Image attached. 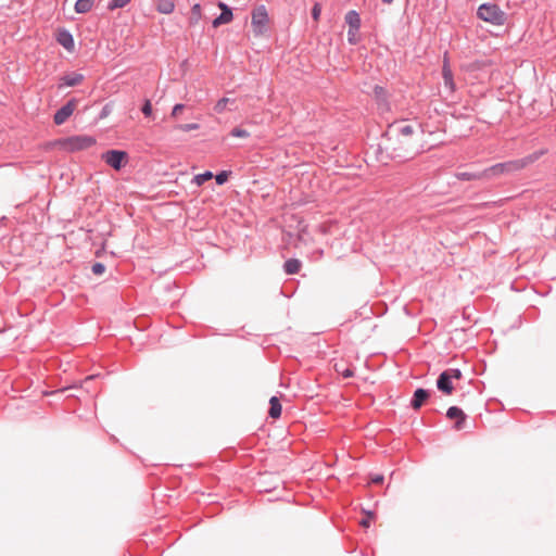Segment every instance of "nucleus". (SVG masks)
Instances as JSON below:
<instances>
[{
    "instance_id": "a211bd4d",
    "label": "nucleus",
    "mask_w": 556,
    "mask_h": 556,
    "mask_svg": "<svg viewBox=\"0 0 556 556\" xmlns=\"http://www.w3.org/2000/svg\"><path fill=\"white\" fill-rule=\"evenodd\" d=\"M455 177L462 181L480 180L486 178L484 170L482 172H457Z\"/></svg>"
},
{
    "instance_id": "ddd939ff",
    "label": "nucleus",
    "mask_w": 556,
    "mask_h": 556,
    "mask_svg": "<svg viewBox=\"0 0 556 556\" xmlns=\"http://www.w3.org/2000/svg\"><path fill=\"white\" fill-rule=\"evenodd\" d=\"M446 417L448 419H455L454 429L459 431L464 429L465 422L467 419V415L464 413V410L458 406H451L446 410Z\"/></svg>"
},
{
    "instance_id": "72a5a7b5",
    "label": "nucleus",
    "mask_w": 556,
    "mask_h": 556,
    "mask_svg": "<svg viewBox=\"0 0 556 556\" xmlns=\"http://www.w3.org/2000/svg\"><path fill=\"white\" fill-rule=\"evenodd\" d=\"M113 106L111 103H106L99 113V119L108 117L112 113Z\"/></svg>"
},
{
    "instance_id": "7c9ffc66",
    "label": "nucleus",
    "mask_w": 556,
    "mask_h": 556,
    "mask_svg": "<svg viewBox=\"0 0 556 556\" xmlns=\"http://www.w3.org/2000/svg\"><path fill=\"white\" fill-rule=\"evenodd\" d=\"M131 0H110L108 3V9L110 11H114L116 9H122L126 7Z\"/></svg>"
},
{
    "instance_id": "39448f33",
    "label": "nucleus",
    "mask_w": 556,
    "mask_h": 556,
    "mask_svg": "<svg viewBox=\"0 0 556 556\" xmlns=\"http://www.w3.org/2000/svg\"><path fill=\"white\" fill-rule=\"evenodd\" d=\"M251 24L253 27V31L256 36L263 35L266 31V26L268 24L269 17L267 9L264 4H260L253 9L251 13Z\"/></svg>"
},
{
    "instance_id": "c85d7f7f",
    "label": "nucleus",
    "mask_w": 556,
    "mask_h": 556,
    "mask_svg": "<svg viewBox=\"0 0 556 556\" xmlns=\"http://www.w3.org/2000/svg\"><path fill=\"white\" fill-rule=\"evenodd\" d=\"M231 175V170H220L214 177L218 186L226 184Z\"/></svg>"
},
{
    "instance_id": "4c0bfd02",
    "label": "nucleus",
    "mask_w": 556,
    "mask_h": 556,
    "mask_svg": "<svg viewBox=\"0 0 556 556\" xmlns=\"http://www.w3.org/2000/svg\"><path fill=\"white\" fill-rule=\"evenodd\" d=\"M372 518H374V513L368 511L367 513V517L362 519L361 526L364 527V528H368L370 526V521H371Z\"/></svg>"
},
{
    "instance_id": "5701e85b",
    "label": "nucleus",
    "mask_w": 556,
    "mask_h": 556,
    "mask_svg": "<svg viewBox=\"0 0 556 556\" xmlns=\"http://www.w3.org/2000/svg\"><path fill=\"white\" fill-rule=\"evenodd\" d=\"M94 1L96 0H77L74 7L75 12L78 14L88 13L92 9Z\"/></svg>"
},
{
    "instance_id": "f03ea898",
    "label": "nucleus",
    "mask_w": 556,
    "mask_h": 556,
    "mask_svg": "<svg viewBox=\"0 0 556 556\" xmlns=\"http://www.w3.org/2000/svg\"><path fill=\"white\" fill-rule=\"evenodd\" d=\"M477 16L488 23L502 26L506 22V14L496 3L485 2L479 5Z\"/></svg>"
},
{
    "instance_id": "4468645a",
    "label": "nucleus",
    "mask_w": 556,
    "mask_h": 556,
    "mask_svg": "<svg viewBox=\"0 0 556 556\" xmlns=\"http://www.w3.org/2000/svg\"><path fill=\"white\" fill-rule=\"evenodd\" d=\"M56 42L64 49L72 52L75 48V41L72 33L66 28H60L56 33Z\"/></svg>"
},
{
    "instance_id": "9b49d317",
    "label": "nucleus",
    "mask_w": 556,
    "mask_h": 556,
    "mask_svg": "<svg viewBox=\"0 0 556 556\" xmlns=\"http://www.w3.org/2000/svg\"><path fill=\"white\" fill-rule=\"evenodd\" d=\"M217 7L220 9V14L212 22V26L214 28L228 24L233 20L232 9L228 4L223 1H218Z\"/></svg>"
},
{
    "instance_id": "2f4dec72",
    "label": "nucleus",
    "mask_w": 556,
    "mask_h": 556,
    "mask_svg": "<svg viewBox=\"0 0 556 556\" xmlns=\"http://www.w3.org/2000/svg\"><path fill=\"white\" fill-rule=\"evenodd\" d=\"M141 112L146 117H152V103L149 99H144Z\"/></svg>"
},
{
    "instance_id": "e433bc0d",
    "label": "nucleus",
    "mask_w": 556,
    "mask_h": 556,
    "mask_svg": "<svg viewBox=\"0 0 556 556\" xmlns=\"http://www.w3.org/2000/svg\"><path fill=\"white\" fill-rule=\"evenodd\" d=\"M358 30H348V41L350 45H356L358 39L356 38V34Z\"/></svg>"
},
{
    "instance_id": "9d476101",
    "label": "nucleus",
    "mask_w": 556,
    "mask_h": 556,
    "mask_svg": "<svg viewBox=\"0 0 556 556\" xmlns=\"http://www.w3.org/2000/svg\"><path fill=\"white\" fill-rule=\"evenodd\" d=\"M85 75L78 72H70L59 78L58 89L62 90L66 87H76L84 83Z\"/></svg>"
},
{
    "instance_id": "f8f14e48",
    "label": "nucleus",
    "mask_w": 556,
    "mask_h": 556,
    "mask_svg": "<svg viewBox=\"0 0 556 556\" xmlns=\"http://www.w3.org/2000/svg\"><path fill=\"white\" fill-rule=\"evenodd\" d=\"M377 106L381 112L390 111L389 93L382 86L376 85L372 89Z\"/></svg>"
},
{
    "instance_id": "6e6552de",
    "label": "nucleus",
    "mask_w": 556,
    "mask_h": 556,
    "mask_svg": "<svg viewBox=\"0 0 556 556\" xmlns=\"http://www.w3.org/2000/svg\"><path fill=\"white\" fill-rule=\"evenodd\" d=\"M79 100L76 98L70 99L64 105L55 111L53 122L55 125H63L74 113Z\"/></svg>"
},
{
    "instance_id": "0eeeda50",
    "label": "nucleus",
    "mask_w": 556,
    "mask_h": 556,
    "mask_svg": "<svg viewBox=\"0 0 556 556\" xmlns=\"http://www.w3.org/2000/svg\"><path fill=\"white\" fill-rule=\"evenodd\" d=\"M521 170L517 160L494 164L484 169L486 178L497 177L504 174H511Z\"/></svg>"
},
{
    "instance_id": "aec40b11",
    "label": "nucleus",
    "mask_w": 556,
    "mask_h": 556,
    "mask_svg": "<svg viewBox=\"0 0 556 556\" xmlns=\"http://www.w3.org/2000/svg\"><path fill=\"white\" fill-rule=\"evenodd\" d=\"M282 407L279 399L277 396H271L269 400V417L277 419L281 416Z\"/></svg>"
},
{
    "instance_id": "423d86ee",
    "label": "nucleus",
    "mask_w": 556,
    "mask_h": 556,
    "mask_svg": "<svg viewBox=\"0 0 556 556\" xmlns=\"http://www.w3.org/2000/svg\"><path fill=\"white\" fill-rule=\"evenodd\" d=\"M102 160L115 170L122 169L128 162V153L124 150H108L102 154Z\"/></svg>"
},
{
    "instance_id": "58836bf2",
    "label": "nucleus",
    "mask_w": 556,
    "mask_h": 556,
    "mask_svg": "<svg viewBox=\"0 0 556 556\" xmlns=\"http://www.w3.org/2000/svg\"><path fill=\"white\" fill-rule=\"evenodd\" d=\"M185 109V104L177 103L174 105L172 110V116H177L178 113H180Z\"/></svg>"
},
{
    "instance_id": "f704fd0d",
    "label": "nucleus",
    "mask_w": 556,
    "mask_h": 556,
    "mask_svg": "<svg viewBox=\"0 0 556 556\" xmlns=\"http://www.w3.org/2000/svg\"><path fill=\"white\" fill-rule=\"evenodd\" d=\"M445 372H447L448 377L453 380V379H460L462 378V370L458 369V368H448L446 370H444Z\"/></svg>"
},
{
    "instance_id": "79ce46f5",
    "label": "nucleus",
    "mask_w": 556,
    "mask_h": 556,
    "mask_svg": "<svg viewBox=\"0 0 556 556\" xmlns=\"http://www.w3.org/2000/svg\"><path fill=\"white\" fill-rule=\"evenodd\" d=\"M381 1H382V3H384V4H391V3L393 2V0H381Z\"/></svg>"
},
{
    "instance_id": "4be33fe9",
    "label": "nucleus",
    "mask_w": 556,
    "mask_h": 556,
    "mask_svg": "<svg viewBox=\"0 0 556 556\" xmlns=\"http://www.w3.org/2000/svg\"><path fill=\"white\" fill-rule=\"evenodd\" d=\"M175 10V3L173 0H157L156 11L162 14H170Z\"/></svg>"
},
{
    "instance_id": "c756f323",
    "label": "nucleus",
    "mask_w": 556,
    "mask_h": 556,
    "mask_svg": "<svg viewBox=\"0 0 556 556\" xmlns=\"http://www.w3.org/2000/svg\"><path fill=\"white\" fill-rule=\"evenodd\" d=\"M200 128V125L198 123H189V124H178L174 127L175 130H180L184 132H188L191 130H197Z\"/></svg>"
},
{
    "instance_id": "c9c22d12",
    "label": "nucleus",
    "mask_w": 556,
    "mask_h": 556,
    "mask_svg": "<svg viewBox=\"0 0 556 556\" xmlns=\"http://www.w3.org/2000/svg\"><path fill=\"white\" fill-rule=\"evenodd\" d=\"M312 17L317 21L320 16V13H321V8H320V4L319 3H315L312 8Z\"/></svg>"
},
{
    "instance_id": "f257e3e1",
    "label": "nucleus",
    "mask_w": 556,
    "mask_h": 556,
    "mask_svg": "<svg viewBox=\"0 0 556 556\" xmlns=\"http://www.w3.org/2000/svg\"><path fill=\"white\" fill-rule=\"evenodd\" d=\"M376 153L377 159L382 163H387L389 160L402 163L412 160L417 154L409 140L402 137H390L388 140L384 137V131L381 134Z\"/></svg>"
},
{
    "instance_id": "b1692460",
    "label": "nucleus",
    "mask_w": 556,
    "mask_h": 556,
    "mask_svg": "<svg viewBox=\"0 0 556 556\" xmlns=\"http://www.w3.org/2000/svg\"><path fill=\"white\" fill-rule=\"evenodd\" d=\"M190 13H191L190 14V18H189L190 25H197L199 23V21L201 20V17H202L201 4L200 3H194L191 7V12Z\"/></svg>"
},
{
    "instance_id": "473e14b6",
    "label": "nucleus",
    "mask_w": 556,
    "mask_h": 556,
    "mask_svg": "<svg viewBox=\"0 0 556 556\" xmlns=\"http://www.w3.org/2000/svg\"><path fill=\"white\" fill-rule=\"evenodd\" d=\"M91 271L96 276H101L105 271V265L100 262H96L91 266Z\"/></svg>"
},
{
    "instance_id": "a878e982",
    "label": "nucleus",
    "mask_w": 556,
    "mask_h": 556,
    "mask_svg": "<svg viewBox=\"0 0 556 556\" xmlns=\"http://www.w3.org/2000/svg\"><path fill=\"white\" fill-rule=\"evenodd\" d=\"M228 136L236 137V138H244V139H247V138H249L251 136V134L247 129H244L242 127H233L229 131Z\"/></svg>"
},
{
    "instance_id": "412c9836",
    "label": "nucleus",
    "mask_w": 556,
    "mask_h": 556,
    "mask_svg": "<svg viewBox=\"0 0 556 556\" xmlns=\"http://www.w3.org/2000/svg\"><path fill=\"white\" fill-rule=\"evenodd\" d=\"M302 263L298 258H289L283 264V270L287 275H294L300 271Z\"/></svg>"
},
{
    "instance_id": "a19ab883",
    "label": "nucleus",
    "mask_w": 556,
    "mask_h": 556,
    "mask_svg": "<svg viewBox=\"0 0 556 556\" xmlns=\"http://www.w3.org/2000/svg\"><path fill=\"white\" fill-rule=\"evenodd\" d=\"M96 376L94 375H90L86 378L85 382L89 381V380H92Z\"/></svg>"
},
{
    "instance_id": "cd10ccee",
    "label": "nucleus",
    "mask_w": 556,
    "mask_h": 556,
    "mask_svg": "<svg viewBox=\"0 0 556 556\" xmlns=\"http://www.w3.org/2000/svg\"><path fill=\"white\" fill-rule=\"evenodd\" d=\"M213 178V173L210 172V170H205L204 173H201V174H198L194 176L193 178V181L198 185V186H201L203 185L205 181L210 180Z\"/></svg>"
},
{
    "instance_id": "6ab92c4d",
    "label": "nucleus",
    "mask_w": 556,
    "mask_h": 556,
    "mask_svg": "<svg viewBox=\"0 0 556 556\" xmlns=\"http://www.w3.org/2000/svg\"><path fill=\"white\" fill-rule=\"evenodd\" d=\"M442 77H443L444 86L446 88H448L451 91H454L455 84H454V79H453V73H452L446 60L444 61V64L442 66Z\"/></svg>"
},
{
    "instance_id": "1a4fd4ad",
    "label": "nucleus",
    "mask_w": 556,
    "mask_h": 556,
    "mask_svg": "<svg viewBox=\"0 0 556 556\" xmlns=\"http://www.w3.org/2000/svg\"><path fill=\"white\" fill-rule=\"evenodd\" d=\"M434 394V391L417 388L410 399L409 405L414 410H419Z\"/></svg>"
},
{
    "instance_id": "2eb2a0df",
    "label": "nucleus",
    "mask_w": 556,
    "mask_h": 556,
    "mask_svg": "<svg viewBox=\"0 0 556 556\" xmlns=\"http://www.w3.org/2000/svg\"><path fill=\"white\" fill-rule=\"evenodd\" d=\"M437 388L444 394H451L454 390L452 379L447 372L442 371L437 379Z\"/></svg>"
},
{
    "instance_id": "f3484780",
    "label": "nucleus",
    "mask_w": 556,
    "mask_h": 556,
    "mask_svg": "<svg viewBox=\"0 0 556 556\" xmlns=\"http://www.w3.org/2000/svg\"><path fill=\"white\" fill-rule=\"evenodd\" d=\"M345 23L349 25L351 30H359L361 28V16L357 11L351 10L344 16Z\"/></svg>"
},
{
    "instance_id": "7ed1b4c3",
    "label": "nucleus",
    "mask_w": 556,
    "mask_h": 556,
    "mask_svg": "<svg viewBox=\"0 0 556 556\" xmlns=\"http://www.w3.org/2000/svg\"><path fill=\"white\" fill-rule=\"evenodd\" d=\"M96 138L89 135H76L62 138L58 141L59 146L67 152H77L91 148L96 144Z\"/></svg>"
},
{
    "instance_id": "393cba45",
    "label": "nucleus",
    "mask_w": 556,
    "mask_h": 556,
    "mask_svg": "<svg viewBox=\"0 0 556 556\" xmlns=\"http://www.w3.org/2000/svg\"><path fill=\"white\" fill-rule=\"evenodd\" d=\"M229 103H235V99L223 97L214 105V111L218 114H222L227 109Z\"/></svg>"
},
{
    "instance_id": "20e7f679",
    "label": "nucleus",
    "mask_w": 556,
    "mask_h": 556,
    "mask_svg": "<svg viewBox=\"0 0 556 556\" xmlns=\"http://www.w3.org/2000/svg\"><path fill=\"white\" fill-rule=\"evenodd\" d=\"M415 134V127L412 124H407L406 121H395L388 124L384 130V137L390 140V137H402L405 140L412 142V137Z\"/></svg>"
},
{
    "instance_id": "bb28decb",
    "label": "nucleus",
    "mask_w": 556,
    "mask_h": 556,
    "mask_svg": "<svg viewBox=\"0 0 556 556\" xmlns=\"http://www.w3.org/2000/svg\"><path fill=\"white\" fill-rule=\"evenodd\" d=\"M334 369L343 378H352L354 376V370L351 367H344L340 364H336Z\"/></svg>"
},
{
    "instance_id": "dca6fc26",
    "label": "nucleus",
    "mask_w": 556,
    "mask_h": 556,
    "mask_svg": "<svg viewBox=\"0 0 556 556\" xmlns=\"http://www.w3.org/2000/svg\"><path fill=\"white\" fill-rule=\"evenodd\" d=\"M546 153H547V149H541V150L534 151L533 153H531L522 159H518L517 161H518L519 167L521 169H523L528 165L536 162L540 157H542Z\"/></svg>"
},
{
    "instance_id": "ea45409f",
    "label": "nucleus",
    "mask_w": 556,
    "mask_h": 556,
    "mask_svg": "<svg viewBox=\"0 0 556 556\" xmlns=\"http://www.w3.org/2000/svg\"><path fill=\"white\" fill-rule=\"evenodd\" d=\"M384 480V477L382 475H376L371 478L372 483L380 484Z\"/></svg>"
}]
</instances>
